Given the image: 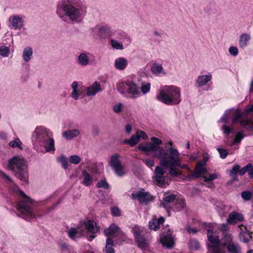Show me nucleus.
Masks as SVG:
<instances>
[{"label":"nucleus","instance_id":"obj_1","mask_svg":"<svg viewBox=\"0 0 253 253\" xmlns=\"http://www.w3.org/2000/svg\"><path fill=\"white\" fill-rule=\"evenodd\" d=\"M169 146V155L166 159L162 161L160 166L155 168L154 179L157 184L161 187H165L169 185L166 181V176L164 175L166 169L169 168V173L173 177H177L182 174V171L178 169H185L188 171H190L189 167L185 164H181L180 154L178 150L173 147L171 142L167 143Z\"/></svg>","mask_w":253,"mask_h":253},{"label":"nucleus","instance_id":"obj_2","mask_svg":"<svg viewBox=\"0 0 253 253\" xmlns=\"http://www.w3.org/2000/svg\"><path fill=\"white\" fill-rule=\"evenodd\" d=\"M0 176L6 182L11 184V189L12 191L16 195L21 198L19 201L17 210L24 215L27 216V219L30 220L35 217V214L32 212L30 207L27 204L28 203H32V200L27 196L24 193L20 190L18 187L15 185L11 180L10 177L5 174L3 172L0 171Z\"/></svg>","mask_w":253,"mask_h":253},{"label":"nucleus","instance_id":"obj_3","mask_svg":"<svg viewBox=\"0 0 253 253\" xmlns=\"http://www.w3.org/2000/svg\"><path fill=\"white\" fill-rule=\"evenodd\" d=\"M79 0H67L57 10V14L63 21L68 22L77 21L82 16L81 9L78 7Z\"/></svg>","mask_w":253,"mask_h":253},{"label":"nucleus","instance_id":"obj_4","mask_svg":"<svg viewBox=\"0 0 253 253\" xmlns=\"http://www.w3.org/2000/svg\"><path fill=\"white\" fill-rule=\"evenodd\" d=\"M156 98L168 105L178 104L181 101L180 89L174 85L165 86L160 90Z\"/></svg>","mask_w":253,"mask_h":253},{"label":"nucleus","instance_id":"obj_5","mask_svg":"<svg viewBox=\"0 0 253 253\" xmlns=\"http://www.w3.org/2000/svg\"><path fill=\"white\" fill-rule=\"evenodd\" d=\"M24 159L18 156H16L8 161V167L12 170L15 176L20 180L27 181L28 173L26 169Z\"/></svg>","mask_w":253,"mask_h":253},{"label":"nucleus","instance_id":"obj_6","mask_svg":"<svg viewBox=\"0 0 253 253\" xmlns=\"http://www.w3.org/2000/svg\"><path fill=\"white\" fill-rule=\"evenodd\" d=\"M117 88L121 93L127 95L130 98H135L141 95L139 87L131 81L119 82Z\"/></svg>","mask_w":253,"mask_h":253},{"label":"nucleus","instance_id":"obj_7","mask_svg":"<svg viewBox=\"0 0 253 253\" xmlns=\"http://www.w3.org/2000/svg\"><path fill=\"white\" fill-rule=\"evenodd\" d=\"M207 237L209 242V251L211 253H225L222 246L218 236L212 230H207Z\"/></svg>","mask_w":253,"mask_h":253},{"label":"nucleus","instance_id":"obj_8","mask_svg":"<svg viewBox=\"0 0 253 253\" xmlns=\"http://www.w3.org/2000/svg\"><path fill=\"white\" fill-rule=\"evenodd\" d=\"M49 137H53L52 132L43 126H39L33 133L32 141L35 144H44V141Z\"/></svg>","mask_w":253,"mask_h":253},{"label":"nucleus","instance_id":"obj_9","mask_svg":"<svg viewBox=\"0 0 253 253\" xmlns=\"http://www.w3.org/2000/svg\"><path fill=\"white\" fill-rule=\"evenodd\" d=\"M253 112V105L247 108L243 112L237 110L234 114V121L240 122L241 126L247 128H253V122L248 119H243V117Z\"/></svg>","mask_w":253,"mask_h":253},{"label":"nucleus","instance_id":"obj_10","mask_svg":"<svg viewBox=\"0 0 253 253\" xmlns=\"http://www.w3.org/2000/svg\"><path fill=\"white\" fill-rule=\"evenodd\" d=\"M151 140L152 142L151 144H154V146L156 148L155 149L154 158L160 160L159 163L160 166L162 161L166 159L169 155V150L166 151L163 147L159 146V145H162L163 143L162 140L156 137H152Z\"/></svg>","mask_w":253,"mask_h":253},{"label":"nucleus","instance_id":"obj_11","mask_svg":"<svg viewBox=\"0 0 253 253\" xmlns=\"http://www.w3.org/2000/svg\"><path fill=\"white\" fill-rule=\"evenodd\" d=\"M131 197L133 199H137L140 203H147L153 200V196L144 189L132 193Z\"/></svg>","mask_w":253,"mask_h":253},{"label":"nucleus","instance_id":"obj_12","mask_svg":"<svg viewBox=\"0 0 253 253\" xmlns=\"http://www.w3.org/2000/svg\"><path fill=\"white\" fill-rule=\"evenodd\" d=\"M147 137L148 136L145 131L138 130L136 131L135 135H133L131 136L130 139L124 140V143L133 147L140 141L141 138L142 139H146Z\"/></svg>","mask_w":253,"mask_h":253},{"label":"nucleus","instance_id":"obj_13","mask_svg":"<svg viewBox=\"0 0 253 253\" xmlns=\"http://www.w3.org/2000/svg\"><path fill=\"white\" fill-rule=\"evenodd\" d=\"M132 230L138 246L142 249H147L148 246V243L144 237L141 235V230L140 228L137 226H135L133 228Z\"/></svg>","mask_w":253,"mask_h":253},{"label":"nucleus","instance_id":"obj_14","mask_svg":"<svg viewBox=\"0 0 253 253\" xmlns=\"http://www.w3.org/2000/svg\"><path fill=\"white\" fill-rule=\"evenodd\" d=\"M82 227H83L84 230L92 234L97 233L99 231V227L97 226V223L93 220H88L83 223Z\"/></svg>","mask_w":253,"mask_h":253},{"label":"nucleus","instance_id":"obj_15","mask_svg":"<svg viewBox=\"0 0 253 253\" xmlns=\"http://www.w3.org/2000/svg\"><path fill=\"white\" fill-rule=\"evenodd\" d=\"M68 234L70 238L72 239H75L80 238L83 235H85V231L84 230L83 227H82L81 225L77 228H71L68 231Z\"/></svg>","mask_w":253,"mask_h":253},{"label":"nucleus","instance_id":"obj_16","mask_svg":"<svg viewBox=\"0 0 253 253\" xmlns=\"http://www.w3.org/2000/svg\"><path fill=\"white\" fill-rule=\"evenodd\" d=\"M244 216L242 214L236 211H232L227 219V222L229 224H235L238 222L242 221Z\"/></svg>","mask_w":253,"mask_h":253},{"label":"nucleus","instance_id":"obj_17","mask_svg":"<svg viewBox=\"0 0 253 253\" xmlns=\"http://www.w3.org/2000/svg\"><path fill=\"white\" fill-rule=\"evenodd\" d=\"M71 87L73 90L71 96L74 99H78L80 96L83 94V89L82 87L79 85L78 82H74L71 84Z\"/></svg>","mask_w":253,"mask_h":253},{"label":"nucleus","instance_id":"obj_18","mask_svg":"<svg viewBox=\"0 0 253 253\" xmlns=\"http://www.w3.org/2000/svg\"><path fill=\"white\" fill-rule=\"evenodd\" d=\"M9 22L14 29L21 28L23 25V19L19 15H13L9 19Z\"/></svg>","mask_w":253,"mask_h":253},{"label":"nucleus","instance_id":"obj_19","mask_svg":"<svg viewBox=\"0 0 253 253\" xmlns=\"http://www.w3.org/2000/svg\"><path fill=\"white\" fill-rule=\"evenodd\" d=\"M100 84L95 82L91 85L86 88V94L89 96H94L98 91L101 90Z\"/></svg>","mask_w":253,"mask_h":253},{"label":"nucleus","instance_id":"obj_20","mask_svg":"<svg viewBox=\"0 0 253 253\" xmlns=\"http://www.w3.org/2000/svg\"><path fill=\"white\" fill-rule=\"evenodd\" d=\"M240 228V238L241 241L246 243L250 241L252 236L251 233L248 231L246 226L241 225L239 226Z\"/></svg>","mask_w":253,"mask_h":253},{"label":"nucleus","instance_id":"obj_21","mask_svg":"<svg viewBox=\"0 0 253 253\" xmlns=\"http://www.w3.org/2000/svg\"><path fill=\"white\" fill-rule=\"evenodd\" d=\"M128 65V61L124 57H119L114 61V67L119 70H125Z\"/></svg>","mask_w":253,"mask_h":253},{"label":"nucleus","instance_id":"obj_22","mask_svg":"<svg viewBox=\"0 0 253 253\" xmlns=\"http://www.w3.org/2000/svg\"><path fill=\"white\" fill-rule=\"evenodd\" d=\"M211 78L212 76L211 73L207 75L199 76L196 81V85L198 87L204 86L211 80Z\"/></svg>","mask_w":253,"mask_h":253},{"label":"nucleus","instance_id":"obj_23","mask_svg":"<svg viewBox=\"0 0 253 253\" xmlns=\"http://www.w3.org/2000/svg\"><path fill=\"white\" fill-rule=\"evenodd\" d=\"M137 148L143 152H152L153 156L154 157L155 149H156L154 144H151V143L140 144L138 146Z\"/></svg>","mask_w":253,"mask_h":253},{"label":"nucleus","instance_id":"obj_24","mask_svg":"<svg viewBox=\"0 0 253 253\" xmlns=\"http://www.w3.org/2000/svg\"><path fill=\"white\" fill-rule=\"evenodd\" d=\"M40 145H43L45 149V151L47 152L54 151L55 150L54 146V140L53 137H48V138L44 141V144H40Z\"/></svg>","mask_w":253,"mask_h":253},{"label":"nucleus","instance_id":"obj_25","mask_svg":"<svg viewBox=\"0 0 253 253\" xmlns=\"http://www.w3.org/2000/svg\"><path fill=\"white\" fill-rule=\"evenodd\" d=\"M80 134V131L78 129H70L62 133V136L66 140H71L77 137Z\"/></svg>","mask_w":253,"mask_h":253},{"label":"nucleus","instance_id":"obj_26","mask_svg":"<svg viewBox=\"0 0 253 253\" xmlns=\"http://www.w3.org/2000/svg\"><path fill=\"white\" fill-rule=\"evenodd\" d=\"M120 232L119 228L115 224L110 225L104 230V234L107 236L114 237L118 235Z\"/></svg>","mask_w":253,"mask_h":253},{"label":"nucleus","instance_id":"obj_27","mask_svg":"<svg viewBox=\"0 0 253 253\" xmlns=\"http://www.w3.org/2000/svg\"><path fill=\"white\" fill-rule=\"evenodd\" d=\"M96 30L99 32V36L102 38L107 36H111L113 35L110 28L107 26H98Z\"/></svg>","mask_w":253,"mask_h":253},{"label":"nucleus","instance_id":"obj_28","mask_svg":"<svg viewBox=\"0 0 253 253\" xmlns=\"http://www.w3.org/2000/svg\"><path fill=\"white\" fill-rule=\"evenodd\" d=\"M165 221V219L163 217H160L158 220L154 218L149 222V227L150 229L156 231L159 228L160 225L163 224Z\"/></svg>","mask_w":253,"mask_h":253},{"label":"nucleus","instance_id":"obj_29","mask_svg":"<svg viewBox=\"0 0 253 253\" xmlns=\"http://www.w3.org/2000/svg\"><path fill=\"white\" fill-rule=\"evenodd\" d=\"M206 172V169L204 167V163L201 162H198L196 165V167L193 174L195 177H199L200 175Z\"/></svg>","mask_w":253,"mask_h":253},{"label":"nucleus","instance_id":"obj_30","mask_svg":"<svg viewBox=\"0 0 253 253\" xmlns=\"http://www.w3.org/2000/svg\"><path fill=\"white\" fill-rule=\"evenodd\" d=\"M161 242L163 246L168 248H171L174 244L173 239L169 235H166L162 237L161 239Z\"/></svg>","mask_w":253,"mask_h":253},{"label":"nucleus","instance_id":"obj_31","mask_svg":"<svg viewBox=\"0 0 253 253\" xmlns=\"http://www.w3.org/2000/svg\"><path fill=\"white\" fill-rule=\"evenodd\" d=\"M89 55L83 53L80 54L78 57V63L83 66H85L90 64V60L89 58Z\"/></svg>","mask_w":253,"mask_h":253},{"label":"nucleus","instance_id":"obj_32","mask_svg":"<svg viewBox=\"0 0 253 253\" xmlns=\"http://www.w3.org/2000/svg\"><path fill=\"white\" fill-rule=\"evenodd\" d=\"M251 39V35L249 34L243 33L241 35L239 39V45L241 47H246Z\"/></svg>","mask_w":253,"mask_h":253},{"label":"nucleus","instance_id":"obj_33","mask_svg":"<svg viewBox=\"0 0 253 253\" xmlns=\"http://www.w3.org/2000/svg\"><path fill=\"white\" fill-rule=\"evenodd\" d=\"M83 180L82 183L86 186L91 185L93 182L92 178L91 175L85 170L83 172Z\"/></svg>","mask_w":253,"mask_h":253},{"label":"nucleus","instance_id":"obj_34","mask_svg":"<svg viewBox=\"0 0 253 253\" xmlns=\"http://www.w3.org/2000/svg\"><path fill=\"white\" fill-rule=\"evenodd\" d=\"M120 156L118 154H114L110 158L109 164L112 168H113L117 165L121 164L120 161Z\"/></svg>","mask_w":253,"mask_h":253},{"label":"nucleus","instance_id":"obj_35","mask_svg":"<svg viewBox=\"0 0 253 253\" xmlns=\"http://www.w3.org/2000/svg\"><path fill=\"white\" fill-rule=\"evenodd\" d=\"M175 198V196L174 195L171 194L169 196H166L164 199L163 202L162 203V206L164 208L168 210V213H169V211L168 210V205L169 203L172 202Z\"/></svg>","mask_w":253,"mask_h":253},{"label":"nucleus","instance_id":"obj_36","mask_svg":"<svg viewBox=\"0 0 253 253\" xmlns=\"http://www.w3.org/2000/svg\"><path fill=\"white\" fill-rule=\"evenodd\" d=\"M112 168L116 174L119 176H122L125 175L126 172L125 167L122 163Z\"/></svg>","mask_w":253,"mask_h":253},{"label":"nucleus","instance_id":"obj_37","mask_svg":"<svg viewBox=\"0 0 253 253\" xmlns=\"http://www.w3.org/2000/svg\"><path fill=\"white\" fill-rule=\"evenodd\" d=\"M33 55V50L31 47H27L24 49L23 56L24 59L28 62L29 61Z\"/></svg>","mask_w":253,"mask_h":253},{"label":"nucleus","instance_id":"obj_38","mask_svg":"<svg viewBox=\"0 0 253 253\" xmlns=\"http://www.w3.org/2000/svg\"><path fill=\"white\" fill-rule=\"evenodd\" d=\"M227 248L230 253H240L241 252L239 246L235 243L229 244Z\"/></svg>","mask_w":253,"mask_h":253},{"label":"nucleus","instance_id":"obj_39","mask_svg":"<svg viewBox=\"0 0 253 253\" xmlns=\"http://www.w3.org/2000/svg\"><path fill=\"white\" fill-rule=\"evenodd\" d=\"M9 146L12 148H18L20 150H23L22 143L18 138H15L9 143Z\"/></svg>","mask_w":253,"mask_h":253},{"label":"nucleus","instance_id":"obj_40","mask_svg":"<svg viewBox=\"0 0 253 253\" xmlns=\"http://www.w3.org/2000/svg\"><path fill=\"white\" fill-rule=\"evenodd\" d=\"M114 245L113 241L110 238H108L106 240L105 251L106 253H114L115 251L113 248Z\"/></svg>","mask_w":253,"mask_h":253},{"label":"nucleus","instance_id":"obj_41","mask_svg":"<svg viewBox=\"0 0 253 253\" xmlns=\"http://www.w3.org/2000/svg\"><path fill=\"white\" fill-rule=\"evenodd\" d=\"M110 44L112 47L114 49L122 50L124 48L123 43L122 42H119L115 39H111L110 40Z\"/></svg>","mask_w":253,"mask_h":253},{"label":"nucleus","instance_id":"obj_42","mask_svg":"<svg viewBox=\"0 0 253 253\" xmlns=\"http://www.w3.org/2000/svg\"><path fill=\"white\" fill-rule=\"evenodd\" d=\"M239 171L240 175H244L246 172L249 171L250 174L253 176V166L251 164H248Z\"/></svg>","mask_w":253,"mask_h":253},{"label":"nucleus","instance_id":"obj_43","mask_svg":"<svg viewBox=\"0 0 253 253\" xmlns=\"http://www.w3.org/2000/svg\"><path fill=\"white\" fill-rule=\"evenodd\" d=\"M151 84L147 82H142L141 84V91L143 94H145L150 91Z\"/></svg>","mask_w":253,"mask_h":253},{"label":"nucleus","instance_id":"obj_44","mask_svg":"<svg viewBox=\"0 0 253 253\" xmlns=\"http://www.w3.org/2000/svg\"><path fill=\"white\" fill-rule=\"evenodd\" d=\"M163 67L161 65H159L156 63L153 64L151 67V71L152 73L155 75H158L163 71Z\"/></svg>","mask_w":253,"mask_h":253},{"label":"nucleus","instance_id":"obj_45","mask_svg":"<svg viewBox=\"0 0 253 253\" xmlns=\"http://www.w3.org/2000/svg\"><path fill=\"white\" fill-rule=\"evenodd\" d=\"M57 161L58 162L61 163L62 167L66 169L68 168L69 166L68 159L64 156H61L57 158Z\"/></svg>","mask_w":253,"mask_h":253},{"label":"nucleus","instance_id":"obj_46","mask_svg":"<svg viewBox=\"0 0 253 253\" xmlns=\"http://www.w3.org/2000/svg\"><path fill=\"white\" fill-rule=\"evenodd\" d=\"M233 237L230 234H226L224 235L223 241L224 242V245L228 247V245L230 244H233L234 242L232 241Z\"/></svg>","mask_w":253,"mask_h":253},{"label":"nucleus","instance_id":"obj_47","mask_svg":"<svg viewBox=\"0 0 253 253\" xmlns=\"http://www.w3.org/2000/svg\"><path fill=\"white\" fill-rule=\"evenodd\" d=\"M9 49L7 46H0V55L3 57H7L9 54Z\"/></svg>","mask_w":253,"mask_h":253},{"label":"nucleus","instance_id":"obj_48","mask_svg":"<svg viewBox=\"0 0 253 253\" xmlns=\"http://www.w3.org/2000/svg\"><path fill=\"white\" fill-rule=\"evenodd\" d=\"M69 160L72 164H78L81 161V158L78 155H72L70 157Z\"/></svg>","mask_w":253,"mask_h":253},{"label":"nucleus","instance_id":"obj_49","mask_svg":"<svg viewBox=\"0 0 253 253\" xmlns=\"http://www.w3.org/2000/svg\"><path fill=\"white\" fill-rule=\"evenodd\" d=\"M124 109V105L121 103H118L115 104L113 106V110L116 113H119L122 112Z\"/></svg>","mask_w":253,"mask_h":253},{"label":"nucleus","instance_id":"obj_50","mask_svg":"<svg viewBox=\"0 0 253 253\" xmlns=\"http://www.w3.org/2000/svg\"><path fill=\"white\" fill-rule=\"evenodd\" d=\"M185 202L184 200H183V199H179L177 201V204L176 205V207L175 209H174L173 208V210H180V209L184 208V207L185 206Z\"/></svg>","mask_w":253,"mask_h":253},{"label":"nucleus","instance_id":"obj_51","mask_svg":"<svg viewBox=\"0 0 253 253\" xmlns=\"http://www.w3.org/2000/svg\"><path fill=\"white\" fill-rule=\"evenodd\" d=\"M240 167L238 165H235L233 167V169L230 170V175L232 177H234L236 176L237 173L239 171Z\"/></svg>","mask_w":253,"mask_h":253},{"label":"nucleus","instance_id":"obj_52","mask_svg":"<svg viewBox=\"0 0 253 253\" xmlns=\"http://www.w3.org/2000/svg\"><path fill=\"white\" fill-rule=\"evenodd\" d=\"M229 52L231 55L235 56L238 54V49L237 47L232 46L229 48Z\"/></svg>","mask_w":253,"mask_h":253},{"label":"nucleus","instance_id":"obj_53","mask_svg":"<svg viewBox=\"0 0 253 253\" xmlns=\"http://www.w3.org/2000/svg\"><path fill=\"white\" fill-rule=\"evenodd\" d=\"M190 244V247L193 250L198 249L200 247V244L196 240H191Z\"/></svg>","mask_w":253,"mask_h":253},{"label":"nucleus","instance_id":"obj_54","mask_svg":"<svg viewBox=\"0 0 253 253\" xmlns=\"http://www.w3.org/2000/svg\"><path fill=\"white\" fill-rule=\"evenodd\" d=\"M97 186L98 188H103L107 189L108 188V184L105 180H101L99 181L97 184Z\"/></svg>","mask_w":253,"mask_h":253},{"label":"nucleus","instance_id":"obj_55","mask_svg":"<svg viewBox=\"0 0 253 253\" xmlns=\"http://www.w3.org/2000/svg\"><path fill=\"white\" fill-rule=\"evenodd\" d=\"M241 196L243 199L248 201L251 198V193L248 191H244L242 193Z\"/></svg>","mask_w":253,"mask_h":253},{"label":"nucleus","instance_id":"obj_56","mask_svg":"<svg viewBox=\"0 0 253 253\" xmlns=\"http://www.w3.org/2000/svg\"><path fill=\"white\" fill-rule=\"evenodd\" d=\"M116 38L119 40H124L127 39L126 35L124 33H117L114 34Z\"/></svg>","mask_w":253,"mask_h":253},{"label":"nucleus","instance_id":"obj_57","mask_svg":"<svg viewBox=\"0 0 253 253\" xmlns=\"http://www.w3.org/2000/svg\"><path fill=\"white\" fill-rule=\"evenodd\" d=\"M217 178V175L215 173L211 174L209 177H208L207 176H204L205 181H206V182L212 181L214 179H216Z\"/></svg>","mask_w":253,"mask_h":253},{"label":"nucleus","instance_id":"obj_58","mask_svg":"<svg viewBox=\"0 0 253 253\" xmlns=\"http://www.w3.org/2000/svg\"><path fill=\"white\" fill-rule=\"evenodd\" d=\"M143 163L148 167H152L154 166V161L153 160L147 159L143 160Z\"/></svg>","mask_w":253,"mask_h":253},{"label":"nucleus","instance_id":"obj_59","mask_svg":"<svg viewBox=\"0 0 253 253\" xmlns=\"http://www.w3.org/2000/svg\"><path fill=\"white\" fill-rule=\"evenodd\" d=\"M217 150L220 154L221 158H222V159H224L226 157L227 155V151L226 150L221 148H218Z\"/></svg>","mask_w":253,"mask_h":253},{"label":"nucleus","instance_id":"obj_60","mask_svg":"<svg viewBox=\"0 0 253 253\" xmlns=\"http://www.w3.org/2000/svg\"><path fill=\"white\" fill-rule=\"evenodd\" d=\"M243 138L242 133L241 132H238L236 134L234 138V142L239 143L241 141Z\"/></svg>","mask_w":253,"mask_h":253},{"label":"nucleus","instance_id":"obj_61","mask_svg":"<svg viewBox=\"0 0 253 253\" xmlns=\"http://www.w3.org/2000/svg\"><path fill=\"white\" fill-rule=\"evenodd\" d=\"M111 212L114 216H119L120 215V211L117 207H113L111 210Z\"/></svg>","mask_w":253,"mask_h":253},{"label":"nucleus","instance_id":"obj_62","mask_svg":"<svg viewBox=\"0 0 253 253\" xmlns=\"http://www.w3.org/2000/svg\"><path fill=\"white\" fill-rule=\"evenodd\" d=\"M187 230L189 233L195 234L198 232V230L196 229L190 227L189 226L187 227Z\"/></svg>","mask_w":253,"mask_h":253},{"label":"nucleus","instance_id":"obj_63","mask_svg":"<svg viewBox=\"0 0 253 253\" xmlns=\"http://www.w3.org/2000/svg\"><path fill=\"white\" fill-rule=\"evenodd\" d=\"M222 129L225 133L228 134L230 131V129L229 127L227 126H223L222 127Z\"/></svg>","mask_w":253,"mask_h":253},{"label":"nucleus","instance_id":"obj_64","mask_svg":"<svg viewBox=\"0 0 253 253\" xmlns=\"http://www.w3.org/2000/svg\"><path fill=\"white\" fill-rule=\"evenodd\" d=\"M228 229V226L225 224H222L221 225V227H220V230H222V231H226Z\"/></svg>","mask_w":253,"mask_h":253}]
</instances>
